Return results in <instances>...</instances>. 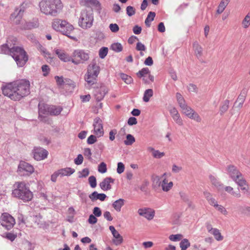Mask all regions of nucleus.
I'll return each mask as SVG.
<instances>
[{
  "label": "nucleus",
  "mask_w": 250,
  "mask_h": 250,
  "mask_svg": "<svg viewBox=\"0 0 250 250\" xmlns=\"http://www.w3.org/2000/svg\"><path fill=\"white\" fill-rule=\"evenodd\" d=\"M108 53V48L105 47H102L99 52V55L100 58L101 59H104L107 55Z\"/></svg>",
  "instance_id": "37998d69"
},
{
  "label": "nucleus",
  "mask_w": 250,
  "mask_h": 250,
  "mask_svg": "<svg viewBox=\"0 0 250 250\" xmlns=\"http://www.w3.org/2000/svg\"><path fill=\"white\" fill-rule=\"evenodd\" d=\"M240 212L243 214L250 215V207L244 206L240 207Z\"/></svg>",
  "instance_id": "49530a36"
},
{
  "label": "nucleus",
  "mask_w": 250,
  "mask_h": 250,
  "mask_svg": "<svg viewBox=\"0 0 250 250\" xmlns=\"http://www.w3.org/2000/svg\"><path fill=\"white\" fill-rule=\"evenodd\" d=\"M155 16V13L154 12H150L147 16L146 19L145 20V24L146 26L149 27L150 26V22L153 21L154 18Z\"/></svg>",
  "instance_id": "473e14b6"
},
{
  "label": "nucleus",
  "mask_w": 250,
  "mask_h": 250,
  "mask_svg": "<svg viewBox=\"0 0 250 250\" xmlns=\"http://www.w3.org/2000/svg\"><path fill=\"white\" fill-rule=\"evenodd\" d=\"M56 54L62 61L67 62L70 61L69 57L64 52L63 50L56 48L54 49Z\"/></svg>",
  "instance_id": "4be33fe9"
},
{
  "label": "nucleus",
  "mask_w": 250,
  "mask_h": 250,
  "mask_svg": "<svg viewBox=\"0 0 250 250\" xmlns=\"http://www.w3.org/2000/svg\"><path fill=\"white\" fill-rule=\"evenodd\" d=\"M106 197V196L105 194L98 193L97 191H94L89 195V198L92 201L97 200L98 199L101 201H103L105 200Z\"/></svg>",
  "instance_id": "5701e85b"
},
{
  "label": "nucleus",
  "mask_w": 250,
  "mask_h": 250,
  "mask_svg": "<svg viewBox=\"0 0 250 250\" xmlns=\"http://www.w3.org/2000/svg\"><path fill=\"white\" fill-rule=\"evenodd\" d=\"M210 234H212L218 241H222L223 239V236L221 235L220 230L216 228L213 229Z\"/></svg>",
  "instance_id": "c9c22d12"
},
{
  "label": "nucleus",
  "mask_w": 250,
  "mask_h": 250,
  "mask_svg": "<svg viewBox=\"0 0 250 250\" xmlns=\"http://www.w3.org/2000/svg\"><path fill=\"white\" fill-rule=\"evenodd\" d=\"M109 229L114 238V239L113 240V243L116 246L121 244L123 242V237L116 230L113 226H109Z\"/></svg>",
  "instance_id": "a211bd4d"
},
{
  "label": "nucleus",
  "mask_w": 250,
  "mask_h": 250,
  "mask_svg": "<svg viewBox=\"0 0 250 250\" xmlns=\"http://www.w3.org/2000/svg\"><path fill=\"white\" fill-rule=\"evenodd\" d=\"M83 156L82 154L78 155L76 158L74 160V163L77 165H80L83 163Z\"/></svg>",
  "instance_id": "e2e57ef3"
},
{
  "label": "nucleus",
  "mask_w": 250,
  "mask_h": 250,
  "mask_svg": "<svg viewBox=\"0 0 250 250\" xmlns=\"http://www.w3.org/2000/svg\"><path fill=\"white\" fill-rule=\"evenodd\" d=\"M179 195L181 199L185 203H189L190 199L188 195L184 191H180Z\"/></svg>",
  "instance_id": "de8ad7c7"
},
{
  "label": "nucleus",
  "mask_w": 250,
  "mask_h": 250,
  "mask_svg": "<svg viewBox=\"0 0 250 250\" xmlns=\"http://www.w3.org/2000/svg\"><path fill=\"white\" fill-rule=\"evenodd\" d=\"M229 3V0H222L220 2L216 10L217 14H220L223 13L227 6L228 5Z\"/></svg>",
  "instance_id": "cd10ccee"
},
{
  "label": "nucleus",
  "mask_w": 250,
  "mask_h": 250,
  "mask_svg": "<svg viewBox=\"0 0 250 250\" xmlns=\"http://www.w3.org/2000/svg\"><path fill=\"white\" fill-rule=\"evenodd\" d=\"M16 188L12 191L14 197L23 200L24 202L31 201L33 197L29 187L24 182H18L15 185Z\"/></svg>",
  "instance_id": "20e7f679"
},
{
  "label": "nucleus",
  "mask_w": 250,
  "mask_h": 250,
  "mask_svg": "<svg viewBox=\"0 0 250 250\" xmlns=\"http://www.w3.org/2000/svg\"><path fill=\"white\" fill-rule=\"evenodd\" d=\"M108 91L107 87L104 85L96 87L94 91V95L96 101H101L103 100Z\"/></svg>",
  "instance_id": "ddd939ff"
},
{
  "label": "nucleus",
  "mask_w": 250,
  "mask_h": 250,
  "mask_svg": "<svg viewBox=\"0 0 250 250\" xmlns=\"http://www.w3.org/2000/svg\"><path fill=\"white\" fill-rule=\"evenodd\" d=\"M98 170L100 173H104L107 171L106 165L104 162L101 163L98 166Z\"/></svg>",
  "instance_id": "a18cd8bd"
},
{
  "label": "nucleus",
  "mask_w": 250,
  "mask_h": 250,
  "mask_svg": "<svg viewBox=\"0 0 250 250\" xmlns=\"http://www.w3.org/2000/svg\"><path fill=\"white\" fill-rule=\"evenodd\" d=\"M120 76L121 79L127 84H130L133 82V79L129 76L122 73Z\"/></svg>",
  "instance_id": "79ce46f5"
},
{
  "label": "nucleus",
  "mask_w": 250,
  "mask_h": 250,
  "mask_svg": "<svg viewBox=\"0 0 250 250\" xmlns=\"http://www.w3.org/2000/svg\"><path fill=\"white\" fill-rule=\"evenodd\" d=\"M176 98L177 101L180 104V107L184 109L186 107L185 104V101L181 94L179 93H176Z\"/></svg>",
  "instance_id": "ea45409f"
},
{
  "label": "nucleus",
  "mask_w": 250,
  "mask_h": 250,
  "mask_svg": "<svg viewBox=\"0 0 250 250\" xmlns=\"http://www.w3.org/2000/svg\"><path fill=\"white\" fill-rule=\"evenodd\" d=\"M58 171L59 174H60V176L63 177L70 176L75 172V170L71 167H65L59 169Z\"/></svg>",
  "instance_id": "b1692460"
},
{
  "label": "nucleus",
  "mask_w": 250,
  "mask_h": 250,
  "mask_svg": "<svg viewBox=\"0 0 250 250\" xmlns=\"http://www.w3.org/2000/svg\"><path fill=\"white\" fill-rule=\"evenodd\" d=\"M153 95V90L151 89H148L146 90L145 91L144 97H143V100L145 102H147L149 100L150 97H151Z\"/></svg>",
  "instance_id": "4c0bfd02"
},
{
  "label": "nucleus",
  "mask_w": 250,
  "mask_h": 250,
  "mask_svg": "<svg viewBox=\"0 0 250 250\" xmlns=\"http://www.w3.org/2000/svg\"><path fill=\"white\" fill-rule=\"evenodd\" d=\"M188 89L190 92H197V87L196 85L193 84V83H190L188 86Z\"/></svg>",
  "instance_id": "774afa93"
},
{
  "label": "nucleus",
  "mask_w": 250,
  "mask_h": 250,
  "mask_svg": "<svg viewBox=\"0 0 250 250\" xmlns=\"http://www.w3.org/2000/svg\"><path fill=\"white\" fill-rule=\"evenodd\" d=\"M12 41L15 42L16 38H12V40L9 38L8 40H7L6 43L2 44L0 46V52L2 54H9L11 55L12 48L14 45V43L11 42Z\"/></svg>",
  "instance_id": "dca6fc26"
},
{
  "label": "nucleus",
  "mask_w": 250,
  "mask_h": 250,
  "mask_svg": "<svg viewBox=\"0 0 250 250\" xmlns=\"http://www.w3.org/2000/svg\"><path fill=\"white\" fill-rule=\"evenodd\" d=\"M100 67L94 61H92L87 66V72L84 76L85 81L90 85H92L96 81L100 73Z\"/></svg>",
  "instance_id": "0eeeda50"
},
{
  "label": "nucleus",
  "mask_w": 250,
  "mask_h": 250,
  "mask_svg": "<svg viewBox=\"0 0 250 250\" xmlns=\"http://www.w3.org/2000/svg\"><path fill=\"white\" fill-rule=\"evenodd\" d=\"M149 72L150 71L148 68H143L137 73V75L139 78L143 77V80L144 82L145 83H148V82L145 79V77L146 75L149 74Z\"/></svg>",
  "instance_id": "c756f323"
},
{
  "label": "nucleus",
  "mask_w": 250,
  "mask_h": 250,
  "mask_svg": "<svg viewBox=\"0 0 250 250\" xmlns=\"http://www.w3.org/2000/svg\"><path fill=\"white\" fill-rule=\"evenodd\" d=\"M125 200L120 198L116 200L112 203V207L116 211L120 212L122 207L125 205Z\"/></svg>",
  "instance_id": "a878e982"
},
{
  "label": "nucleus",
  "mask_w": 250,
  "mask_h": 250,
  "mask_svg": "<svg viewBox=\"0 0 250 250\" xmlns=\"http://www.w3.org/2000/svg\"><path fill=\"white\" fill-rule=\"evenodd\" d=\"M183 235L181 234H172L169 236L170 240L174 242H176L182 240Z\"/></svg>",
  "instance_id": "c03bdc74"
},
{
  "label": "nucleus",
  "mask_w": 250,
  "mask_h": 250,
  "mask_svg": "<svg viewBox=\"0 0 250 250\" xmlns=\"http://www.w3.org/2000/svg\"><path fill=\"white\" fill-rule=\"evenodd\" d=\"M88 182L92 188H95L97 186L96 179L94 176H90L88 178Z\"/></svg>",
  "instance_id": "09e8293b"
},
{
  "label": "nucleus",
  "mask_w": 250,
  "mask_h": 250,
  "mask_svg": "<svg viewBox=\"0 0 250 250\" xmlns=\"http://www.w3.org/2000/svg\"><path fill=\"white\" fill-rule=\"evenodd\" d=\"M183 113L188 118L197 122L201 121V118L195 110H183Z\"/></svg>",
  "instance_id": "aec40b11"
},
{
  "label": "nucleus",
  "mask_w": 250,
  "mask_h": 250,
  "mask_svg": "<svg viewBox=\"0 0 250 250\" xmlns=\"http://www.w3.org/2000/svg\"><path fill=\"white\" fill-rule=\"evenodd\" d=\"M52 27L55 30L61 32L69 38L74 41L76 40L75 37L70 35L74 30L73 26L66 21L56 19L52 23Z\"/></svg>",
  "instance_id": "39448f33"
},
{
  "label": "nucleus",
  "mask_w": 250,
  "mask_h": 250,
  "mask_svg": "<svg viewBox=\"0 0 250 250\" xmlns=\"http://www.w3.org/2000/svg\"><path fill=\"white\" fill-rule=\"evenodd\" d=\"M73 56L75 59H79L82 62L87 61L89 58L88 52L80 49L75 50L73 52Z\"/></svg>",
  "instance_id": "f3484780"
},
{
  "label": "nucleus",
  "mask_w": 250,
  "mask_h": 250,
  "mask_svg": "<svg viewBox=\"0 0 250 250\" xmlns=\"http://www.w3.org/2000/svg\"><path fill=\"white\" fill-rule=\"evenodd\" d=\"M170 114L173 119L176 123L180 125H182L183 121L180 118V115L178 113V110H170Z\"/></svg>",
  "instance_id": "bb28decb"
},
{
  "label": "nucleus",
  "mask_w": 250,
  "mask_h": 250,
  "mask_svg": "<svg viewBox=\"0 0 250 250\" xmlns=\"http://www.w3.org/2000/svg\"><path fill=\"white\" fill-rule=\"evenodd\" d=\"M125 165L122 162H119L117 164V172L118 174L122 173L125 170Z\"/></svg>",
  "instance_id": "bf43d9fd"
},
{
  "label": "nucleus",
  "mask_w": 250,
  "mask_h": 250,
  "mask_svg": "<svg viewBox=\"0 0 250 250\" xmlns=\"http://www.w3.org/2000/svg\"><path fill=\"white\" fill-rule=\"evenodd\" d=\"M29 81L21 79L6 84L1 87L2 93L11 100L17 101L28 96L30 93Z\"/></svg>",
  "instance_id": "f257e3e1"
},
{
  "label": "nucleus",
  "mask_w": 250,
  "mask_h": 250,
  "mask_svg": "<svg viewBox=\"0 0 250 250\" xmlns=\"http://www.w3.org/2000/svg\"><path fill=\"white\" fill-rule=\"evenodd\" d=\"M3 237L6 238L11 241H13L16 238V235L11 232H7L5 234V236Z\"/></svg>",
  "instance_id": "0e129e2a"
},
{
  "label": "nucleus",
  "mask_w": 250,
  "mask_h": 250,
  "mask_svg": "<svg viewBox=\"0 0 250 250\" xmlns=\"http://www.w3.org/2000/svg\"><path fill=\"white\" fill-rule=\"evenodd\" d=\"M38 25L37 21L27 22L24 25V28L26 29H29L38 26Z\"/></svg>",
  "instance_id": "864d4df0"
},
{
  "label": "nucleus",
  "mask_w": 250,
  "mask_h": 250,
  "mask_svg": "<svg viewBox=\"0 0 250 250\" xmlns=\"http://www.w3.org/2000/svg\"><path fill=\"white\" fill-rule=\"evenodd\" d=\"M62 110H39V118L43 122H47L49 120V116L58 115Z\"/></svg>",
  "instance_id": "f8f14e48"
},
{
  "label": "nucleus",
  "mask_w": 250,
  "mask_h": 250,
  "mask_svg": "<svg viewBox=\"0 0 250 250\" xmlns=\"http://www.w3.org/2000/svg\"><path fill=\"white\" fill-rule=\"evenodd\" d=\"M111 48L116 52H120L123 50V46L120 43H114L111 46Z\"/></svg>",
  "instance_id": "a19ab883"
},
{
  "label": "nucleus",
  "mask_w": 250,
  "mask_h": 250,
  "mask_svg": "<svg viewBox=\"0 0 250 250\" xmlns=\"http://www.w3.org/2000/svg\"><path fill=\"white\" fill-rule=\"evenodd\" d=\"M39 109H57L54 106L49 105L41 101L38 103Z\"/></svg>",
  "instance_id": "72a5a7b5"
},
{
  "label": "nucleus",
  "mask_w": 250,
  "mask_h": 250,
  "mask_svg": "<svg viewBox=\"0 0 250 250\" xmlns=\"http://www.w3.org/2000/svg\"><path fill=\"white\" fill-rule=\"evenodd\" d=\"M79 177L80 178H85L89 174V169L87 168L83 169L81 171L79 172Z\"/></svg>",
  "instance_id": "8fccbe9b"
},
{
  "label": "nucleus",
  "mask_w": 250,
  "mask_h": 250,
  "mask_svg": "<svg viewBox=\"0 0 250 250\" xmlns=\"http://www.w3.org/2000/svg\"><path fill=\"white\" fill-rule=\"evenodd\" d=\"M225 190L226 191L228 192L229 193L231 194L234 197L236 198H240L241 196L240 193L239 192H235L233 191V188L230 186H227L225 188Z\"/></svg>",
  "instance_id": "7c9ffc66"
},
{
  "label": "nucleus",
  "mask_w": 250,
  "mask_h": 250,
  "mask_svg": "<svg viewBox=\"0 0 250 250\" xmlns=\"http://www.w3.org/2000/svg\"><path fill=\"white\" fill-rule=\"evenodd\" d=\"M94 21L93 11L91 8L83 10L79 20V25L83 29L90 28Z\"/></svg>",
  "instance_id": "423d86ee"
},
{
  "label": "nucleus",
  "mask_w": 250,
  "mask_h": 250,
  "mask_svg": "<svg viewBox=\"0 0 250 250\" xmlns=\"http://www.w3.org/2000/svg\"><path fill=\"white\" fill-rule=\"evenodd\" d=\"M152 156L155 158L160 159L165 156V153L156 150L154 152L152 153Z\"/></svg>",
  "instance_id": "13d9d810"
},
{
  "label": "nucleus",
  "mask_w": 250,
  "mask_h": 250,
  "mask_svg": "<svg viewBox=\"0 0 250 250\" xmlns=\"http://www.w3.org/2000/svg\"><path fill=\"white\" fill-rule=\"evenodd\" d=\"M33 153L34 159L37 161L45 159L47 158L48 154L46 149L40 147H35L33 150Z\"/></svg>",
  "instance_id": "4468645a"
},
{
  "label": "nucleus",
  "mask_w": 250,
  "mask_h": 250,
  "mask_svg": "<svg viewBox=\"0 0 250 250\" xmlns=\"http://www.w3.org/2000/svg\"><path fill=\"white\" fill-rule=\"evenodd\" d=\"M24 12L23 7H20V8L16 10L15 12L12 15V16H15V18L18 17L20 18L21 17L22 14Z\"/></svg>",
  "instance_id": "3c124183"
},
{
  "label": "nucleus",
  "mask_w": 250,
  "mask_h": 250,
  "mask_svg": "<svg viewBox=\"0 0 250 250\" xmlns=\"http://www.w3.org/2000/svg\"><path fill=\"white\" fill-rule=\"evenodd\" d=\"M114 182V179L111 177H106L100 183L99 186L103 190H108L111 188L110 183H113Z\"/></svg>",
  "instance_id": "6ab92c4d"
},
{
  "label": "nucleus",
  "mask_w": 250,
  "mask_h": 250,
  "mask_svg": "<svg viewBox=\"0 0 250 250\" xmlns=\"http://www.w3.org/2000/svg\"><path fill=\"white\" fill-rule=\"evenodd\" d=\"M179 245L181 250H187L190 247V243L188 239L185 238L181 240Z\"/></svg>",
  "instance_id": "f704fd0d"
},
{
  "label": "nucleus",
  "mask_w": 250,
  "mask_h": 250,
  "mask_svg": "<svg viewBox=\"0 0 250 250\" xmlns=\"http://www.w3.org/2000/svg\"><path fill=\"white\" fill-rule=\"evenodd\" d=\"M242 25L244 28H248L250 25V13H249L242 21Z\"/></svg>",
  "instance_id": "e433bc0d"
},
{
  "label": "nucleus",
  "mask_w": 250,
  "mask_h": 250,
  "mask_svg": "<svg viewBox=\"0 0 250 250\" xmlns=\"http://www.w3.org/2000/svg\"><path fill=\"white\" fill-rule=\"evenodd\" d=\"M1 225L7 230L11 229L15 224V220L10 214L5 212L0 217Z\"/></svg>",
  "instance_id": "1a4fd4ad"
},
{
  "label": "nucleus",
  "mask_w": 250,
  "mask_h": 250,
  "mask_svg": "<svg viewBox=\"0 0 250 250\" xmlns=\"http://www.w3.org/2000/svg\"><path fill=\"white\" fill-rule=\"evenodd\" d=\"M227 170L229 178L240 188L241 190L248 191V185L247 181L237 167L230 165L228 167Z\"/></svg>",
  "instance_id": "7ed1b4c3"
},
{
  "label": "nucleus",
  "mask_w": 250,
  "mask_h": 250,
  "mask_svg": "<svg viewBox=\"0 0 250 250\" xmlns=\"http://www.w3.org/2000/svg\"><path fill=\"white\" fill-rule=\"evenodd\" d=\"M91 3L94 5L100 13L102 10V6L100 2L97 0H91Z\"/></svg>",
  "instance_id": "680f3d73"
},
{
  "label": "nucleus",
  "mask_w": 250,
  "mask_h": 250,
  "mask_svg": "<svg viewBox=\"0 0 250 250\" xmlns=\"http://www.w3.org/2000/svg\"><path fill=\"white\" fill-rule=\"evenodd\" d=\"M83 154L88 159H91L92 153L89 148H86L84 149Z\"/></svg>",
  "instance_id": "69168bd1"
},
{
  "label": "nucleus",
  "mask_w": 250,
  "mask_h": 250,
  "mask_svg": "<svg viewBox=\"0 0 250 250\" xmlns=\"http://www.w3.org/2000/svg\"><path fill=\"white\" fill-rule=\"evenodd\" d=\"M126 138V140L124 141V143L126 146H131L135 141V138L131 134H127Z\"/></svg>",
  "instance_id": "58836bf2"
},
{
  "label": "nucleus",
  "mask_w": 250,
  "mask_h": 250,
  "mask_svg": "<svg viewBox=\"0 0 250 250\" xmlns=\"http://www.w3.org/2000/svg\"><path fill=\"white\" fill-rule=\"evenodd\" d=\"M136 49L138 51H145L146 49V47L144 44L142 43L141 42H138L136 44Z\"/></svg>",
  "instance_id": "338daca9"
},
{
  "label": "nucleus",
  "mask_w": 250,
  "mask_h": 250,
  "mask_svg": "<svg viewBox=\"0 0 250 250\" xmlns=\"http://www.w3.org/2000/svg\"><path fill=\"white\" fill-rule=\"evenodd\" d=\"M62 7L61 0H42L40 2L41 11L46 15L56 16Z\"/></svg>",
  "instance_id": "f03ea898"
},
{
  "label": "nucleus",
  "mask_w": 250,
  "mask_h": 250,
  "mask_svg": "<svg viewBox=\"0 0 250 250\" xmlns=\"http://www.w3.org/2000/svg\"><path fill=\"white\" fill-rule=\"evenodd\" d=\"M93 133L97 137H102L104 134L102 120L99 117L94 119L93 124Z\"/></svg>",
  "instance_id": "9d476101"
},
{
  "label": "nucleus",
  "mask_w": 250,
  "mask_h": 250,
  "mask_svg": "<svg viewBox=\"0 0 250 250\" xmlns=\"http://www.w3.org/2000/svg\"><path fill=\"white\" fill-rule=\"evenodd\" d=\"M109 28L111 32L113 33H116L119 30V27L116 23L110 24Z\"/></svg>",
  "instance_id": "052dcab7"
},
{
  "label": "nucleus",
  "mask_w": 250,
  "mask_h": 250,
  "mask_svg": "<svg viewBox=\"0 0 250 250\" xmlns=\"http://www.w3.org/2000/svg\"><path fill=\"white\" fill-rule=\"evenodd\" d=\"M246 94L244 92H241L239 95L237 100L234 104V107L235 108H241L243 107V103L245 100Z\"/></svg>",
  "instance_id": "412c9836"
},
{
  "label": "nucleus",
  "mask_w": 250,
  "mask_h": 250,
  "mask_svg": "<svg viewBox=\"0 0 250 250\" xmlns=\"http://www.w3.org/2000/svg\"><path fill=\"white\" fill-rule=\"evenodd\" d=\"M193 45L195 54L196 57L199 59L202 56L203 48L197 42H194Z\"/></svg>",
  "instance_id": "c85d7f7f"
},
{
  "label": "nucleus",
  "mask_w": 250,
  "mask_h": 250,
  "mask_svg": "<svg viewBox=\"0 0 250 250\" xmlns=\"http://www.w3.org/2000/svg\"><path fill=\"white\" fill-rule=\"evenodd\" d=\"M183 169L181 166H178L176 164H173L172 167V172L174 173H178Z\"/></svg>",
  "instance_id": "4d7b16f0"
},
{
  "label": "nucleus",
  "mask_w": 250,
  "mask_h": 250,
  "mask_svg": "<svg viewBox=\"0 0 250 250\" xmlns=\"http://www.w3.org/2000/svg\"><path fill=\"white\" fill-rule=\"evenodd\" d=\"M138 213L140 216L144 217L148 220H152L155 215L154 210L149 208H139Z\"/></svg>",
  "instance_id": "2eb2a0df"
},
{
  "label": "nucleus",
  "mask_w": 250,
  "mask_h": 250,
  "mask_svg": "<svg viewBox=\"0 0 250 250\" xmlns=\"http://www.w3.org/2000/svg\"><path fill=\"white\" fill-rule=\"evenodd\" d=\"M209 179L211 183L218 189H220V188L222 187L223 185L221 184L218 179L215 176L211 175L209 176Z\"/></svg>",
  "instance_id": "2f4dec72"
},
{
  "label": "nucleus",
  "mask_w": 250,
  "mask_h": 250,
  "mask_svg": "<svg viewBox=\"0 0 250 250\" xmlns=\"http://www.w3.org/2000/svg\"><path fill=\"white\" fill-rule=\"evenodd\" d=\"M11 56L19 67H22L28 61V56L25 50L21 47L13 46Z\"/></svg>",
  "instance_id": "6e6552de"
},
{
  "label": "nucleus",
  "mask_w": 250,
  "mask_h": 250,
  "mask_svg": "<svg viewBox=\"0 0 250 250\" xmlns=\"http://www.w3.org/2000/svg\"><path fill=\"white\" fill-rule=\"evenodd\" d=\"M218 211H220L222 214L226 215L228 214V211L222 205L217 204L214 207Z\"/></svg>",
  "instance_id": "603ef678"
},
{
  "label": "nucleus",
  "mask_w": 250,
  "mask_h": 250,
  "mask_svg": "<svg viewBox=\"0 0 250 250\" xmlns=\"http://www.w3.org/2000/svg\"><path fill=\"white\" fill-rule=\"evenodd\" d=\"M126 10L127 15L129 17L134 15L135 13V8L131 6H127L126 7Z\"/></svg>",
  "instance_id": "5fc2aeb1"
},
{
  "label": "nucleus",
  "mask_w": 250,
  "mask_h": 250,
  "mask_svg": "<svg viewBox=\"0 0 250 250\" xmlns=\"http://www.w3.org/2000/svg\"><path fill=\"white\" fill-rule=\"evenodd\" d=\"M160 185L164 191L167 192L172 188L173 184L172 182H168V180L165 178L161 182Z\"/></svg>",
  "instance_id": "393cba45"
},
{
  "label": "nucleus",
  "mask_w": 250,
  "mask_h": 250,
  "mask_svg": "<svg viewBox=\"0 0 250 250\" xmlns=\"http://www.w3.org/2000/svg\"><path fill=\"white\" fill-rule=\"evenodd\" d=\"M34 170L32 165L24 161H21L18 166V172L21 175H25L32 173Z\"/></svg>",
  "instance_id": "9b49d317"
},
{
  "label": "nucleus",
  "mask_w": 250,
  "mask_h": 250,
  "mask_svg": "<svg viewBox=\"0 0 250 250\" xmlns=\"http://www.w3.org/2000/svg\"><path fill=\"white\" fill-rule=\"evenodd\" d=\"M97 136L95 135H91L87 140V143L89 145H92L97 142Z\"/></svg>",
  "instance_id": "6e6d98bb"
}]
</instances>
